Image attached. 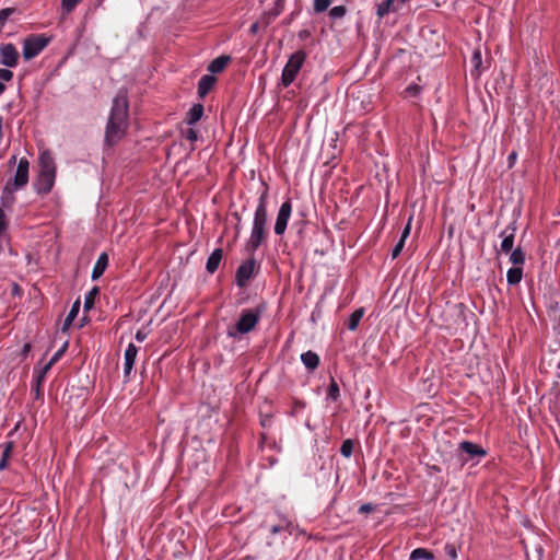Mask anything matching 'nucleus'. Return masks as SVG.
Instances as JSON below:
<instances>
[{"mask_svg":"<svg viewBox=\"0 0 560 560\" xmlns=\"http://www.w3.org/2000/svg\"><path fill=\"white\" fill-rule=\"evenodd\" d=\"M132 369H133V364L132 363H124V375H125V377H129Z\"/></svg>","mask_w":560,"mask_h":560,"instance_id":"obj_48","label":"nucleus"},{"mask_svg":"<svg viewBox=\"0 0 560 560\" xmlns=\"http://www.w3.org/2000/svg\"><path fill=\"white\" fill-rule=\"evenodd\" d=\"M404 246H405V242H402V241H398L397 242V244L395 245V247L392 250V258L393 259H396L400 255Z\"/></svg>","mask_w":560,"mask_h":560,"instance_id":"obj_42","label":"nucleus"},{"mask_svg":"<svg viewBox=\"0 0 560 560\" xmlns=\"http://www.w3.org/2000/svg\"><path fill=\"white\" fill-rule=\"evenodd\" d=\"M256 31H257V24H253V25L250 26V32H252V33H255Z\"/></svg>","mask_w":560,"mask_h":560,"instance_id":"obj_54","label":"nucleus"},{"mask_svg":"<svg viewBox=\"0 0 560 560\" xmlns=\"http://www.w3.org/2000/svg\"><path fill=\"white\" fill-rule=\"evenodd\" d=\"M184 137L187 140L195 142L198 139V131L194 128H188L187 130L184 131Z\"/></svg>","mask_w":560,"mask_h":560,"instance_id":"obj_39","label":"nucleus"},{"mask_svg":"<svg viewBox=\"0 0 560 560\" xmlns=\"http://www.w3.org/2000/svg\"><path fill=\"white\" fill-rule=\"evenodd\" d=\"M56 180V164L49 152L39 155V172L34 180V189L38 195H47L51 191Z\"/></svg>","mask_w":560,"mask_h":560,"instance_id":"obj_4","label":"nucleus"},{"mask_svg":"<svg viewBox=\"0 0 560 560\" xmlns=\"http://www.w3.org/2000/svg\"><path fill=\"white\" fill-rule=\"evenodd\" d=\"M523 277V269L521 267H512L508 270L506 281L510 285H516L521 282Z\"/></svg>","mask_w":560,"mask_h":560,"instance_id":"obj_20","label":"nucleus"},{"mask_svg":"<svg viewBox=\"0 0 560 560\" xmlns=\"http://www.w3.org/2000/svg\"><path fill=\"white\" fill-rule=\"evenodd\" d=\"M471 63L474 65V70L471 73L474 74L476 72L477 75L480 74V66L482 63V57L480 50H475L471 57Z\"/></svg>","mask_w":560,"mask_h":560,"instance_id":"obj_28","label":"nucleus"},{"mask_svg":"<svg viewBox=\"0 0 560 560\" xmlns=\"http://www.w3.org/2000/svg\"><path fill=\"white\" fill-rule=\"evenodd\" d=\"M16 11L15 8H4L0 10V25H3L8 19Z\"/></svg>","mask_w":560,"mask_h":560,"instance_id":"obj_33","label":"nucleus"},{"mask_svg":"<svg viewBox=\"0 0 560 560\" xmlns=\"http://www.w3.org/2000/svg\"><path fill=\"white\" fill-rule=\"evenodd\" d=\"M55 364H50V360L48 361V363H46L43 369L38 372V376H39V382H44L45 381V377H46V374L49 372V370L54 366Z\"/></svg>","mask_w":560,"mask_h":560,"instance_id":"obj_41","label":"nucleus"},{"mask_svg":"<svg viewBox=\"0 0 560 560\" xmlns=\"http://www.w3.org/2000/svg\"><path fill=\"white\" fill-rule=\"evenodd\" d=\"M363 315H364V308L363 307H360V308L355 310L349 316V319H348V323H347L348 329L351 330V331H354L358 328V326H359Z\"/></svg>","mask_w":560,"mask_h":560,"instance_id":"obj_21","label":"nucleus"},{"mask_svg":"<svg viewBox=\"0 0 560 560\" xmlns=\"http://www.w3.org/2000/svg\"><path fill=\"white\" fill-rule=\"evenodd\" d=\"M306 35H307V32H306V31H304V32H301V33H300V36H301V37H304V36H306Z\"/></svg>","mask_w":560,"mask_h":560,"instance_id":"obj_55","label":"nucleus"},{"mask_svg":"<svg viewBox=\"0 0 560 560\" xmlns=\"http://www.w3.org/2000/svg\"><path fill=\"white\" fill-rule=\"evenodd\" d=\"M395 0H384L377 4L376 14L378 19H383L385 15L389 13V11H396L397 9L394 7Z\"/></svg>","mask_w":560,"mask_h":560,"instance_id":"obj_22","label":"nucleus"},{"mask_svg":"<svg viewBox=\"0 0 560 560\" xmlns=\"http://www.w3.org/2000/svg\"><path fill=\"white\" fill-rule=\"evenodd\" d=\"M2 205L4 207H10L14 202V197L12 194H9L5 191V188L3 189V195L1 197Z\"/></svg>","mask_w":560,"mask_h":560,"instance_id":"obj_38","label":"nucleus"},{"mask_svg":"<svg viewBox=\"0 0 560 560\" xmlns=\"http://www.w3.org/2000/svg\"><path fill=\"white\" fill-rule=\"evenodd\" d=\"M375 510V505L372 504V503H365V504H362L360 508H359V513L361 514H366V513H371Z\"/></svg>","mask_w":560,"mask_h":560,"instance_id":"obj_45","label":"nucleus"},{"mask_svg":"<svg viewBox=\"0 0 560 560\" xmlns=\"http://www.w3.org/2000/svg\"><path fill=\"white\" fill-rule=\"evenodd\" d=\"M340 453L345 457H350L353 453V442L352 440L348 439L345 440L340 446Z\"/></svg>","mask_w":560,"mask_h":560,"instance_id":"obj_31","label":"nucleus"},{"mask_svg":"<svg viewBox=\"0 0 560 560\" xmlns=\"http://www.w3.org/2000/svg\"><path fill=\"white\" fill-rule=\"evenodd\" d=\"M49 44L45 34H32L23 40V58L31 60L38 56Z\"/></svg>","mask_w":560,"mask_h":560,"instance_id":"obj_6","label":"nucleus"},{"mask_svg":"<svg viewBox=\"0 0 560 560\" xmlns=\"http://www.w3.org/2000/svg\"><path fill=\"white\" fill-rule=\"evenodd\" d=\"M510 253H511L510 261L515 267L522 266L525 262V254L523 253V250L520 247L511 250Z\"/></svg>","mask_w":560,"mask_h":560,"instance_id":"obj_24","label":"nucleus"},{"mask_svg":"<svg viewBox=\"0 0 560 560\" xmlns=\"http://www.w3.org/2000/svg\"><path fill=\"white\" fill-rule=\"evenodd\" d=\"M137 353L138 348L132 342H130L125 350V363L135 364Z\"/></svg>","mask_w":560,"mask_h":560,"instance_id":"obj_26","label":"nucleus"},{"mask_svg":"<svg viewBox=\"0 0 560 560\" xmlns=\"http://www.w3.org/2000/svg\"><path fill=\"white\" fill-rule=\"evenodd\" d=\"M346 13L347 8L345 5H336L329 10V16L332 19H341Z\"/></svg>","mask_w":560,"mask_h":560,"instance_id":"obj_32","label":"nucleus"},{"mask_svg":"<svg viewBox=\"0 0 560 560\" xmlns=\"http://www.w3.org/2000/svg\"><path fill=\"white\" fill-rule=\"evenodd\" d=\"M419 91H420V88H419L418 85H409V86L407 88V92H408L410 95H412V96L418 95Z\"/></svg>","mask_w":560,"mask_h":560,"instance_id":"obj_49","label":"nucleus"},{"mask_svg":"<svg viewBox=\"0 0 560 560\" xmlns=\"http://www.w3.org/2000/svg\"><path fill=\"white\" fill-rule=\"evenodd\" d=\"M67 348H68V342L66 341L63 343V346L51 357L50 364H56L61 359V357L66 352Z\"/></svg>","mask_w":560,"mask_h":560,"instance_id":"obj_36","label":"nucleus"},{"mask_svg":"<svg viewBox=\"0 0 560 560\" xmlns=\"http://www.w3.org/2000/svg\"><path fill=\"white\" fill-rule=\"evenodd\" d=\"M80 1L81 0H62V8L66 12L70 13L74 10Z\"/></svg>","mask_w":560,"mask_h":560,"instance_id":"obj_37","label":"nucleus"},{"mask_svg":"<svg viewBox=\"0 0 560 560\" xmlns=\"http://www.w3.org/2000/svg\"><path fill=\"white\" fill-rule=\"evenodd\" d=\"M305 407H306L305 401L300 400V399H294L290 415L294 417L299 413V411L303 410Z\"/></svg>","mask_w":560,"mask_h":560,"instance_id":"obj_34","label":"nucleus"},{"mask_svg":"<svg viewBox=\"0 0 560 560\" xmlns=\"http://www.w3.org/2000/svg\"><path fill=\"white\" fill-rule=\"evenodd\" d=\"M30 162L26 158H22L18 164V168L13 180L5 183V191L13 194L15 190L23 188L28 183Z\"/></svg>","mask_w":560,"mask_h":560,"instance_id":"obj_7","label":"nucleus"},{"mask_svg":"<svg viewBox=\"0 0 560 560\" xmlns=\"http://www.w3.org/2000/svg\"><path fill=\"white\" fill-rule=\"evenodd\" d=\"M129 103L127 91L120 90L115 96L105 129V144L113 147L126 135L128 128Z\"/></svg>","mask_w":560,"mask_h":560,"instance_id":"obj_1","label":"nucleus"},{"mask_svg":"<svg viewBox=\"0 0 560 560\" xmlns=\"http://www.w3.org/2000/svg\"><path fill=\"white\" fill-rule=\"evenodd\" d=\"M12 450H13V442H8L5 444L4 450H3L2 457L9 458V456L11 455Z\"/></svg>","mask_w":560,"mask_h":560,"instance_id":"obj_46","label":"nucleus"},{"mask_svg":"<svg viewBox=\"0 0 560 560\" xmlns=\"http://www.w3.org/2000/svg\"><path fill=\"white\" fill-rule=\"evenodd\" d=\"M515 232H516V223H515V221H513L505 228V230H503L500 233V237H502V242H501V252L502 253L508 254L513 249Z\"/></svg>","mask_w":560,"mask_h":560,"instance_id":"obj_12","label":"nucleus"},{"mask_svg":"<svg viewBox=\"0 0 560 560\" xmlns=\"http://www.w3.org/2000/svg\"><path fill=\"white\" fill-rule=\"evenodd\" d=\"M217 78L212 74H205L198 82V96L203 98L215 85Z\"/></svg>","mask_w":560,"mask_h":560,"instance_id":"obj_13","label":"nucleus"},{"mask_svg":"<svg viewBox=\"0 0 560 560\" xmlns=\"http://www.w3.org/2000/svg\"><path fill=\"white\" fill-rule=\"evenodd\" d=\"M306 52L302 49L295 51L290 56L281 74V84L283 88H288L294 82L302 66L306 60Z\"/></svg>","mask_w":560,"mask_h":560,"instance_id":"obj_5","label":"nucleus"},{"mask_svg":"<svg viewBox=\"0 0 560 560\" xmlns=\"http://www.w3.org/2000/svg\"><path fill=\"white\" fill-rule=\"evenodd\" d=\"M107 266H108V256H107L106 253H102L98 256V258H97V260H96V262H95V265L93 267L92 279L93 280L98 279L104 273V271L106 270Z\"/></svg>","mask_w":560,"mask_h":560,"instance_id":"obj_16","label":"nucleus"},{"mask_svg":"<svg viewBox=\"0 0 560 560\" xmlns=\"http://www.w3.org/2000/svg\"><path fill=\"white\" fill-rule=\"evenodd\" d=\"M301 361L305 368L310 371H314L319 365V357L312 350H308L301 354Z\"/></svg>","mask_w":560,"mask_h":560,"instance_id":"obj_17","label":"nucleus"},{"mask_svg":"<svg viewBox=\"0 0 560 560\" xmlns=\"http://www.w3.org/2000/svg\"><path fill=\"white\" fill-rule=\"evenodd\" d=\"M445 552L453 560L457 558L456 548L451 544L445 545Z\"/></svg>","mask_w":560,"mask_h":560,"instance_id":"obj_43","label":"nucleus"},{"mask_svg":"<svg viewBox=\"0 0 560 560\" xmlns=\"http://www.w3.org/2000/svg\"><path fill=\"white\" fill-rule=\"evenodd\" d=\"M434 553L425 548H416L411 551L409 560H434Z\"/></svg>","mask_w":560,"mask_h":560,"instance_id":"obj_19","label":"nucleus"},{"mask_svg":"<svg viewBox=\"0 0 560 560\" xmlns=\"http://www.w3.org/2000/svg\"><path fill=\"white\" fill-rule=\"evenodd\" d=\"M293 524L288 522L285 523L284 525L283 524H279V525H273L271 528H270V533L272 535H276V534H279L280 532L282 530H288L290 535L293 534Z\"/></svg>","mask_w":560,"mask_h":560,"instance_id":"obj_30","label":"nucleus"},{"mask_svg":"<svg viewBox=\"0 0 560 560\" xmlns=\"http://www.w3.org/2000/svg\"><path fill=\"white\" fill-rule=\"evenodd\" d=\"M147 337V334L141 331V330H138L137 334H136V339L139 341V342H142Z\"/></svg>","mask_w":560,"mask_h":560,"instance_id":"obj_50","label":"nucleus"},{"mask_svg":"<svg viewBox=\"0 0 560 560\" xmlns=\"http://www.w3.org/2000/svg\"><path fill=\"white\" fill-rule=\"evenodd\" d=\"M205 108L202 104H195L188 112L185 118V121L191 126L198 122L202 115H203Z\"/></svg>","mask_w":560,"mask_h":560,"instance_id":"obj_18","label":"nucleus"},{"mask_svg":"<svg viewBox=\"0 0 560 560\" xmlns=\"http://www.w3.org/2000/svg\"><path fill=\"white\" fill-rule=\"evenodd\" d=\"M267 308V303L262 301L255 307L242 310L236 323L228 327V337L236 339L238 336L246 335L255 330Z\"/></svg>","mask_w":560,"mask_h":560,"instance_id":"obj_3","label":"nucleus"},{"mask_svg":"<svg viewBox=\"0 0 560 560\" xmlns=\"http://www.w3.org/2000/svg\"><path fill=\"white\" fill-rule=\"evenodd\" d=\"M292 213V203L291 200H285L281 206L277 214L276 223L273 226L275 233L277 235H282L285 232L289 219Z\"/></svg>","mask_w":560,"mask_h":560,"instance_id":"obj_10","label":"nucleus"},{"mask_svg":"<svg viewBox=\"0 0 560 560\" xmlns=\"http://www.w3.org/2000/svg\"><path fill=\"white\" fill-rule=\"evenodd\" d=\"M34 377H35V383L32 385V390L35 392L36 398H39L43 396L42 386H43L44 382H39L38 375H34Z\"/></svg>","mask_w":560,"mask_h":560,"instance_id":"obj_35","label":"nucleus"},{"mask_svg":"<svg viewBox=\"0 0 560 560\" xmlns=\"http://www.w3.org/2000/svg\"><path fill=\"white\" fill-rule=\"evenodd\" d=\"M5 91V85L3 82H0V95Z\"/></svg>","mask_w":560,"mask_h":560,"instance_id":"obj_53","label":"nucleus"},{"mask_svg":"<svg viewBox=\"0 0 560 560\" xmlns=\"http://www.w3.org/2000/svg\"><path fill=\"white\" fill-rule=\"evenodd\" d=\"M30 350H31V345L30 343H25L24 347H23V353L26 354Z\"/></svg>","mask_w":560,"mask_h":560,"instance_id":"obj_52","label":"nucleus"},{"mask_svg":"<svg viewBox=\"0 0 560 560\" xmlns=\"http://www.w3.org/2000/svg\"><path fill=\"white\" fill-rule=\"evenodd\" d=\"M327 397L336 401L340 397V389L338 383L331 378V382L327 389Z\"/></svg>","mask_w":560,"mask_h":560,"instance_id":"obj_27","label":"nucleus"},{"mask_svg":"<svg viewBox=\"0 0 560 560\" xmlns=\"http://www.w3.org/2000/svg\"><path fill=\"white\" fill-rule=\"evenodd\" d=\"M332 0H314L313 1V9L315 13H323L325 12L329 5L331 4Z\"/></svg>","mask_w":560,"mask_h":560,"instance_id":"obj_29","label":"nucleus"},{"mask_svg":"<svg viewBox=\"0 0 560 560\" xmlns=\"http://www.w3.org/2000/svg\"><path fill=\"white\" fill-rule=\"evenodd\" d=\"M458 452L462 465H465L471 458L485 457L487 455V451L485 448L470 441L460 442L458 445Z\"/></svg>","mask_w":560,"mask_h":560,"instance_id":"obj_9","label":"nucleus"},{"mask_svg":"<svg viewBox=\"0 0 560 560\" xmlns=\"http://www.w3.org/2000/svg\"><path fill=\"white\" fill-rule=\"evenodd\" d=\"M259 267L254 258H249L241 264L235 273V283L238 288H245Z\"/></svg>","mask_w":560,"mask_h":560,"instance_id":"obj_8","label":"nucleus"},{"mask_svg":"<svg viewBox=\"0 0 560 560\" xmlns=\"http://www.w3.org/2000/svg\"><path fill=\"white\" fill-rule=\"evenodd\" d=\"M410 230H411V218L409 219L407 225L402 230L399 241L406 242L407 237L410 234Z\"/></svg>","mask_w":560,"mask_h":560,"instance_id":"obj_44","label":"nucleus"},{"mask_svg":"<svg viewBox=\"0 0 560 560\" xmlns=\"http://www.w3.org/2000/svg\"><path fill=\"white\" fill-rule=\"evenodd\" d=\"M19 62V52L11 43L0 45V63L13 68Z\"/></svg>","mask_w":560,"mask_h":560,"instance_id":"obj_11","label":"nucleus"},{"mask_svg":"<svg viewBox=\"0 0 560 560\" xmlns=\"http://www.w3.org/2000/svg\"><path fill=\"white\" fill-rule=\"evenodd\" d=\"M517 159V153L515 151H512L508 156V164L509 167H512Z\"/></svg>","mask_w":560,"mask_h":560,"instance_id":"obj_47","label":"nucleus"},{"mask_svg":"<svg viewBox=\"0 0 560 560\" xmlns=\"http://www.w3.org/2000/svg\"><path fill=\"white\" fill-rule=\"evenodd\" d=\"M13 79V72L9 69L0 68V80L4 82H9Z\"/></svg>","mask_w":560,"mask_h":560,"instance_id":"obj_40","label":"nucleus"},{"mask_svg":"<svg viewBox=\"0 0 560 560\" xmlns=\"http://www.w3.org/2000/svg\"><path fill=\"white\" fill-rule=\"evenodd\" d=\"M80 305H81V302L79 299L72 304V307L63 322V326H62L63 331L67 330L72 325V322L78 316V313L80 311Z\"/></svg>","mask_w":560,"mask_h":560,"instance_id":"obj_23","label":"nucleus"},{"mask_svg":"<svg viewBox=\"0 0 560 560\" xmlns=\"http://www.w3.org/2000/svg\"><path fill=\"white\" fill-rule=\"evenodd\" d=\"M98 294V288H92L85 295L84 299V311L88 312L94 306L95 298Z\"/></svg>","mask_w":560,"mask_h":560,"instance_id":"obj_25","label":"nucleus"},{"mask_svg":"<svg viewBox=\"0 0 560 560\" xmlns=\"http://www.w3.org/2000/svg\"><path fill=\"white\" fill-rule=\"evenodd\" d=\"M231 60H232L231 56L221 55V56L217 57L215 59H213L209 63L208 71L211 73H220L228 67V65L231 62Z\"/></svg>","mask_w":560,"mask_h":560,"instance_id":"obj_14","label":"nucleus"},{"mask_svg":"<svg viewBox=\"0 0 560 560\" xmlns=\"http://www.w3.org/2000/svg\"><path fill=\"white\" fill-rule=\"evenodd\" d=\"M267 198H268V189L266 188L258 199V205H257L255 213H254V221H253L250 236L246 243V249L252 255H254V253L267 240V236H268Z\"/></svg>","mask_w":560,"mask_h":560,"instance_id":"obj_2","label":"nucleus"},{"mask_svg":"<svg viewBox=\"0 0 560 560\" xmlns=\"http://www.w3.org/2000/svg\"><path fill=\"white\" fill-rule=\"evenodd\" d=\"M223 257V249L222 248H215L211 255L208 257L206 269L209 273H214Z\"/></svg>","mask_w":560,"mask_h":560,"instance_id":"obj_15","label":"nucleus"},{"mask_svg":"<svg viewBox=\"0 0 560 560\" xmlns=\"http://www.w3.org/2000/svg\"><path fill=\"white\" fill-rule=\"evenodd\" d=\"M7 459L8 458L1 457V459H0V469H3L7 466Z\"/></svg>","mask_w":560,"mask_h":560,"instance_id":"obj_51","label":"nucleus"}]
</instances>
